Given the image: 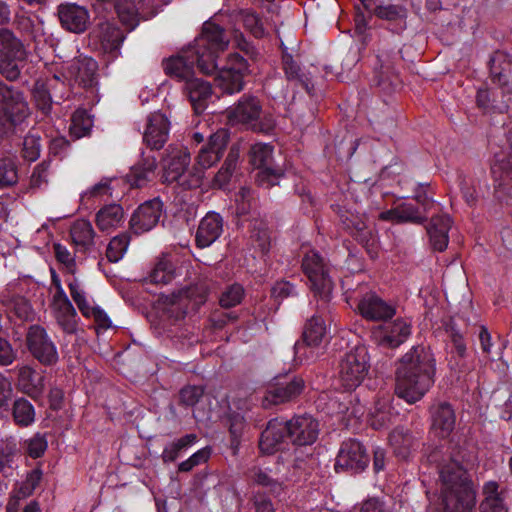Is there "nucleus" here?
<instances>
[{
	"label": "nucleus",
	"instance_id": "nucleus-37",
	"mask_svg": "<svg viewBox=\"0 0 512 512\" xmlns=\"http://www.w3.org/2000/svg\"><path fill=\"white\" fill-rule=\"evenodd\" d=\"M56 323L67 334H75L78 330V314L69 299L52 302Z\"/></svg>",
	"mask_w": 512,
	"mask_h": 512
},
{
	"label": "nucleus",
	"instance_id": "nucleus-3",
	"mask_svg": "<svg viewBox=\"0 0 512 512\" xmlns=\"http://www.w3.org/2000/svg\"><path fill=\"white\" fill-rule=\"evenodd\" d=\"M301 268L308 278L314 297L321 302L317 309L325 311L332 299L334 288L329 262L319 252L309 250L302 258Z\"/></svg>",
	"mask_w": 512,
	"mask_h": 512
},
{
	"label": "nucleus",
	"instance_id": "nucleus-34",
	"mask_svg": "<svg viewBox=\"0 0 512 512\" xmlns=\"http://www.w3.org/2000/svg\"><path fill=\"white\" fill-rule=\"evenodd\" d=\"M341 222L350 234L361 244L368 245L373 237L372 229L368 227L364 214L346 210L340 214Z\"/></svg>",
	"mask_w": 512,
	"mask_h": 512
},
{
	"label": "nucleus",
	"instance_id": "nucleus-45",
	"mask_svg": "<svg viewBox=\"0 0 512 512\" xmlns=\"http://www.w3.org/2000/svg\"><path fill=\"white\" fill-rule=\"evenodd\" d=\"M18 385L20 389L31 397H37L42 393V378L37 377L36 372L29 366L18 368Z\"/></svg>",
	"mask_w": 512,
	"mask_h": 512
},
{
	"label": "nucleus",
	"instance_id": "nucleus-7",
	"mask_svg": "<svg viewBox=\"0 0 512 512\" xmlns=\"http://www.w3.org/2000/svg\"><path fill=\"white\" fill-rule=\"evenodd\" d=\"M25 55L22 40L9 28L0 27V74L8 81L17 80L21 73L17 61Z\"/></svg>",
	"mask_w": 512,
	"mask_h": 512
},
{
	"label": "nucleus",
	"instance_id": "nucleus-18",
	"mask_svg": "<svg viewBox=\"0 0 512 512\" xmlns=\"http://www.w3.org/2000/svg\"><path fill=\"white\" fill-rule=\"evenodd\" d=\"M368 462L363 445L355 439H348L341 444L334 467L337 472L358 473L367 467Z\"/></svg>",
	"mask_w": 512,
	"mask_h": 512
},
{
	"label": "nucleus",
	"instance_id": "nucleus-6",
	"mask_svg": "<svg viewBox=\"0 0 512 512\" xmlns=\"http://www.w3.org/2000/svg\"><path fill=\"white\" fill-rule=\"evenodd\" d=\"M367 289L366 285H361L348 296L356 305L359 314L368 321L384 322L392 319L396 314V307Z\"/></svg>",
	"mask_w": 512,
	"mask_h": 512
},
{
	"label": "nucleus",
	"instance_id": "nucleus-31",
	"mask_svg": "<svg viewBox=\"0 0 512 512\" xmlns=\"http://www.w3.org/2000/svg\"><path fill=\"white\" fill-rule=\"evenodd\" d=\"M451 225L452 220L446 214L435 215L431 218L426 226V231L433 250L443 252L447 248L449 242L448 233Z\"/></svg>",
	"mask_w": 512,
	"mask_h": 512
},
{
	"label": "nucleus",
	"instance_id": "nucleus-64",
	"mask_svg": "<svg viewBox=\"0 0 512 512\" xmlns=\"http://www.w3.org/2000/svg\"><path fill=\"white\" fill-rule=\"evenodd\" d=\"M204 396V387L198 385L184 386L179 392V404L185 407L195 406Z\"/></svg>",
	"mask_w": 512,
	"mask_h": 512
},
{
	"label": "nucleus",
	"instance_id": "nucleus-40",
	"mask_svg": "<svg viewBox=\"0 0 512 512\" xmlns=\"http://www.w3.org/2000/svg\"><path fill=\"white\" fill-rule=\"evenodd\" d=\"M484 499L480 504L481 512H502L506 509V490L497 482H486L483 487Z\"/></svg>",
	"mask_w": 512,
	"mask_h": 512
},
{
	"label": "nucleus",
	"instance_id": "nucleus-26",
	"mask_svg": "<svg viewBox=\"0 0 512 512\" xmlns=\"http://www.w3.org/2000/svg\"><path fill=\"white\" fill-rule=\"evenodd\" d=\"M286 438H288L286 421L278 418L271 419L261 433L259 449L264 454H274L282 448Z\"/></svg>",
	"mask_w": 512,
	"mask_h": 512
},
{
	"label": "nucleus",
	"instance_id": "nucleus-46",
	"mask_svg": "<svg viewBox=\"0 0 512 512\" xmlns=\"http://www.w3.org/2000/svg\"><path fill=\"white\" fill-rule=\"evenodd\" d=\"M440 480H471L472 475L467 467L458 460L450 458L444 463H438L436 466Z\"/></svg>",
	"mask_w": 512,
	"mask_h": 512
},
{
	"label": "nucleus",
	"instance_id": "nucleus-53",
	"mask_svg": "<svg viewBox=\"0 0 512 512\" xmlns=\"http://www.w3.org/2000/svg\"><path fill=\"white\" fill-rule=\"evenodd\" d=\"M398 223L423 224L427 220L426 213L412 203H401L396 207Z\"/></svg>",
	"mask_w": 512,
	"mask_h": 512
},
{
	"label": "nucleus",
	"instance_id": "nucleus-28",
	"mask_svg": "<svg viewBox=\"0 0 512 512\" xmlns=\"http://www.w3.org/2000/svg\"><path fill=\"white\" fill-rule=\"evenodd\" d=\"M376 17L389 23V29L396 34L402 33L407 28L408 10L402 4H379L374 5L371 2L369 10Z\"/></svg>",
	"mask_w": 512,
	"mask_h": 512
},
{
	"label": "nucleus",
	"instance_id": "nucleus-15",
	"mask_svg": "<svg viewBox=\"0 0 512 512\" xmlns=\"http://www.w3.org/2000/svg\"><path fill=\"white\" fill-rule=\"evenodd\" d=\"M26 343L30 353L41 364L52 366L57 363V348L44 328L38 325L30 327L26 336Z\"/></svg>",
	"mask_w": 512,
	"mask_h": 512
},
{
	"label": "nucleus",
	"instance_id": "nucleus-57",
	"mask_svg": "<svg viewBox=\"0 0 512 512\" xmlns=\"http://www.w3.org/2000/svg\"><path fill=\"white\" fill-rule=\"evenodd\" d=\"M67 286L69 288L70 295H71L73 301L75 302V304L77 305L81 314L85 318H89V313L94 306H92L90 304V302L87 298V294L84 291V289L81 287L80 283L76 279H74V280L70 281L67 284Z\"/></svg>",
	"mask_w": 512,
	"mask_h": 512
},
{
	"label": "nucleus",
	"instance_id": "nucleus-52",
	"mask_svg": "<svg viewBox=\"0 0 512 512\" xmlns=\"http://www.w3.org/2000/svg\"><path fill=\"white\" fill-rule=\"evenodd\" d=\"M174 265L167 258L160 259L149 274L151 283L168 284L174 279Z\"/></svg>",
	"mask_w": 512,
	"mask_h": 512
},
{
	"label": "nucleus",
	"instance_id": "nucleus-36",
	"mask_svg": "<svg viewBox=\"0 0 512 512\" xmlns=\"http://www.w3.org/2000/svg\"><path fill=\"white\" fill-rule=\"evenodd\" d=\"M389 442L395 456L401 460H408L417 446V438L404 427L393 429L389 435Z\"/></svg>",
	"mask_w": 512,
	"mask_h": 512
},
{
	"label": "nucleus",
	"instance_id": "nucleus-2",
	"mask_svg": "<svg viewBox=\"0 0 512 512\" xmlns=\"http://www.w3.org/2000/svg\"><path fill=\"white\" fill-rule=\"evenodd\" d=\"M436 361L424 345L410 348L395 372V394L409 404L420 401L435 382Z\"/></svg>",
	"mask_w": 512,
	"mask_h": 512
},
{
	"label": "nucleus",
	"instance_id": "nucleus-59",
	"mask_svg": "<svg viewBox=\"0 0 512 512\" xmlns=\"http://www.w3.org/2000/svg\"><path fill=\"white\" fill-rule=\"evenodd\" d=\"M18 182L15 162L8 157L0 158V188H9Z\"/></svg>",
	"mask_w": 512,
	"mask_h": 512
},
{
	"label": "nucleus",
	"instance_id": "nucleus-1",
	"mask_svg": "<svg viewBox=\"0 0 512 512\" xmlns=\"http://www.w3.org/2000/svg\"><path fill=\"white\" fill-rule=\"evenodd\" d=\"M229 43L226 31L219 25L207 21L203 24L201 34L192 45L181 50L177 55L162 61L166 75L186 83L194 76V66L197 65L203 74H212L217 69V57Z\"/></svg>",
	"mask_w": 512,
	"mask_h": 512
},
{
	"label": "nucleus",
	"instance_id": "nucleus-25",
	"mask_svg": "<svg viewBox=\"0 0 512 512\" xmlns=\"http://www.w3.org/2000/svg\"><path fill=\"white\" fill-rule=\"evenodd\" d=\"M512 99V93L497 88H480L477 91L476 103L485 114L499 113L508 111L509 103Z\"/></svg>",
	"mask_w": 512,
	"mask_h": 512
},
{
	"label": "nucleus",
	"instance_id": "nucleus-20",
	"mask_svg": "<svg viewBox=\"0 0 512 512\" xmlns=\"http://www.w3.org/2000/svg\"><path fill=\"white\" fill-rule=\"evenodd\" d=\"M288 428V438L292 444L297 446H310L318 438L319 423L311 415L295 416L286 421Z\"/></svg>",
	"mask_w": 512,
	"mask_h": 512
},
{
	"label": "nucleus",
	"instance_id": "nucleus-21",
	"mask_svg": "<svg viewBox=\"0 0 512 512\" xmlns=\"http://www.w3.org/2000/svg\"><path fill=\"white\" fill-rule=\"evenodd\" d=\"M489 78L505 93H512V55L496 51L489 60Z\"/></svg>",
	"mask_w": 512,
	"mask_h": 512
},
{
	"label": "nucleus",
	"instance_id": "nucleus-38",
	"mask_svg": "<svg viewBox=\"0 0 512 512\" xmlns=\"http://www.w3.org/2000/svg\"><path fill=\"white\" fill-rule=\"evenodd\" d=\"M282 48V69L288 81L299 84L309 95H313L314 85L310 78L301 70L299 63L287 52V48Z\"/></svg>",
	"mask_w": 512,
	"mask_h": 512
},
{
	"label": "nucleus",
	"instance_id": "nucleus-54",
	"mask_svg": "<svg viewBox=\"0 0 512 512\" xmlns=\"http://www.w3.org/2000/svg\"><path fill=\"white\" fill-rule=\"evenodd\" d=\"M491 173L496 183V188H500L502 185L512 181V156L497 160L491 167Z\"/></svg>",
	"mask_w": 512,
	"mask_h": 512
},
{
	"label": "nucleus",
	"instance_id": "nucleus-5",
	"mask_svg": "<svg viewBox=\"0 0 512 512\" xmlns=\"http://www.w3.org/2000/svg\"><path fill=\"white\" fill-rule=\"evenodd\" d=\"M226 113L231 123L244 125L254 132L269 133L275 127L274 118L263 114L260 100L253 95L244 94Z\"/></svg>",
	"mask_w": 512,
	"mask_h": 512
},
{
	"label": "nucleus",
	"instance_id": "nucleus-47",
	"mask_svg": "<svg viewBox=\"0 0 512 512\" xmlns=\"http://www.w3.org/2000/svg\"><path fill=\"white\" fill-rule=\"evenodd\" d=\"M94 236L92 224L87 220H77L71 228V238L74 244L83 251L89 249L93 244Z\"/></svg>",
	"mask_w": 512,
	"mask_h": 512
},
{
	"label": "nucleus",
	"instance_id": "nucleus-42",
	"mask_svg": "<svg viewBox=\"0 0 512 512\" xmlns=\"http://www.w3.org/2000/svg\"><path fill=\"white\" fill-rule=\"evenodd\" d=\"M390 401V396L378 398L370 410L369 421L375 430L387 427L396 417Z\"/></svg>",
	"mask_w": 512,
	"mask_h": 512
},
{
	"label": "nucleus",
	"instance_id": "nucleus-4",
	"mask_svg": "<svg viewBox=\"0 0 512 512\" xmlns=\"http://www.w3.org/2000/svg\"><path fill=\"white\" fill-rule=\"evenodd\" d=\"M0 137H10L30 115L22 91L0 80Z\"/></svg>",
	"mask_w": 512,
	"mask_h": 512
},
{
	"label": "nucleus",
	"instance_id": "nucleus-50",
	"mask_svg": "<svg viewBox=\"0 0 512 512\" xmlns=\"http://www.w3.org/2000/svg\"><path fill=\"white\" fill-rule=\"evenodd\" d=\"M225 425L228 427L231 437V447L236 450L241 442V438L246 428V421L244 416L238 412H230L225 419Z\"/></svg>",
	"mask_w": 512,
	"mask_h": 512
},
{
	"label": "nucleus",
	"instance_id": "nucleus-35",
	"mask_svg": "<svg viewBox=\"0 0 512 512\" xmlns=\"http://www.w3.org/2000/svg\"><path fill=\"white\" fill-rule=\"evenodd\" d=\"M97 37L104 53L109 54L112 59L119 55L121 44L125 39L119 27L110 22L100 23Z\"/></svg>",
	"mask_w": 512,
	"mask_h": 512
},
{
	"label": "nucleus",
	"instance_id": "nucleus-13",
	"mask_svg": "<svg viewBox=\"0 0 512 512\" xmlns=\"http://www.w3.org/2000/svg\"><path fill=\"white\" fill-rule=\"evenodd\" d=\"M98 64L91 57H76L63 64V78L68 85L78 84L84 89H92L98 83Z\"/></svg>",
	"mask_w": 512,
	"mask_h": 512
},
{
	"label": "nucleus",
	"instance_id": "nucleus-19",
	"mask_svg": "<svg viewBox=\"0 0 512 512\" xmlns=\"http://www.w3.org/2000/svg\"><path fill=\"white\" fill-rule=\"evenodd\" d=\"M163 214V203L159 198L145 201L133 212L129 225L131 231L140 235L152 230Z\"/></svg>",
	"mask_w": 512,
	"mask_h": 512
},
{
	"label": "nucleus",
	"instance_id": "nucleus-33",
	"mask_svg": "<svg viewBox=\"0 0 512 512\" xmlns=\"http://www.w3.org/2000/svg\"><path fill=\"white\" fill-rule=\"evenodd\" d=\"M112 9L115 10L120 22L132 31L135 29L140 19H147L150 16L146 14V9L139 7V3L134 0H115L112 3Z\"/></svg>",
	"mask_w": 512,
	"mask_h": 512
},
{
	"label": "nucleus",
	"instance_id": "nucleus-41",
	"mask_svg": "<svg viewBox=\"0 0 512 512\" xmlns=\"http://www.w3.org/2000/svg\"><path fill=\"white\" fill-rule=\"evenodd\" d=\"M380 66H376L374 70L373 83L386 94H390L400 86L401 80L399 75L390 63H383L380 56L377 57Z\"/></svg>",
	"mask_w": 512,
	"mask_h": 512
},
{
	"label": "nucleus",
	"instance_id": "nucleus-23",
	"mask_svg": "<svg viewBox=\"0 0 512 512\" xmlns=\"http://www.w3.org/2000/svg\"><path fill=\"white\" fill-rule=\"evenodd\" d=\"M170 122L160 113L154 112L147 117V124L143 133V141L152 150L161 149L168 140Z\"/></svg>",
	"mask_w": 512,
	"mask_h": 512
},
{
	"label": "nucleus",
	"instance_id": "nucleus-11",
	"mask_svg": "<svg viewBox=\"0 0 512 512\" xmlns=\"http://www.w3.org/2000/svg\"><path fill=\"white\" fill-rule=\"evenodd\" d=\"M441 494L444 512H472L476 503L473 482H443Z\"/></svg>",
	"mask_w": 512,
	"mask_h": 512
},
{
	"label": "nucleus",
	"instance_id": "nucleus-49",
	"mask_svg": "<svg viewBox=\"0 0 512 512\" xmlns=\"http://www.w3.org/2000/svg\"><path fill=\"white\" fill-rule=\"evenodd\" d=\"M198 440V436L194 433L186 434L185 436L171 442L165 446L162 452V459L164 462H174L180 453L186 450L188 447L195 444Z\"/></svg>",
	"mask_w": 512,
	"mask_h": 512
},
{
	"label": "nucleus",
	"instance_id": "nucleus-16",
	"mask_svg": "<svg viewBox=\"0 0 512 512\" xmlns=\"http://www.w3.org/2000/svg\"><path fill=\"white\" fill-rule=\"evenodd\" d=\"M326 335V325L319 315L309 318L303 328L302 337L294 345L295 356L302 361L312 357V349L318 347Z\"/></svg>",
	"mask_w": 512,
	"mask_h": 512
},
{
	"label": "nucleus",
	"instance_id": "nucleus-32",
	"mask_svg": "<svg viewBox=\"0 0 512 512\" xmlns=\"http://www.w3.org/2000/svg\"><path fill=\"white\" fill-rule=\"evenodd\" d=\"M183 91L188 97L196 114L202 113L212 95V87L209 82L200 78L192 77L186 81Z\"/></svg>",
	"mask_w": 512,
	"mask_h": 512
},
{
	"label": "nucleus",
	"instance_id": "nucleus-30",
	"mask_svg": "<svg viewBox=\"0 0 512 512\" xmlns=\"http://www.w3.org/2000/svg\"><path fill=\"white\" fill-rule=\"evenodd\" d=\"M58 17L62 27L73 33L84 32L89 21L88 11L83 6L71 3L58 7Z\"/></svg>",
	"mask_w": 512,
	"mask_h": 512
},
{
	"label": "nucleus",
	"instance_id": "nucleus-14",
	"mask_svg": "<svg viewBox=\"0 0 512 512\" xmlns=\"http://www.w3.org/2000/svg\"><path fill=\"white\" fill-rule=\"evenodd\" d=\"M411 335V322L404 318L393 321H384L372 331V338L376 345L383 348L394 349L403 344Z\"/></svg>",
	"mask_w": 512,
	"mask_h": 512
},
{
	"label": "nucleus",
	"instance_id": "nucleus-60",
	"mask_svg": "<svg viewBox=\"0 0 512 512\" xmlns=\"http://www.w3.org/2000/svg\"><path fill=\"white\" fill-rule=\"evenodd\" d=\"M245 295L242 285L238 283L231 284L225 288L219 298V304L222 308L235 307L241 303Z\"/></svg>",
	"mask_w": 512,
	"mask_h": 512
},
{
	"label": "nucleus",
	"instance_id": "nucleus-17",
	"mask_svg": "<svg viewBox=\"0 0 512 512\" xmlns=\"http://www.w3.org/2000/svg\"><path fill=\"white\" fill-rule=\"evenodd\" d=\"M208 287L205 283H196L181 289L168 309V312L175 314V319H183L191 311H197L207 301Z\"/></svg>",
	"mask_w": 512,
	"mask_h": 512
},
{
	"label": "nucleus",
	"instance_id": "nucleus-56",
	"mask_svg": "<svg viewBox=\"0 0 512 512\" xmlns=\"http://www.w3.org/2000/svg\"><path fill=\"white\" fill-rule=\"evenodd\" d=\"M22 448L24 453L31 458L37 459L42 457L48 448L46 434L35 433L31 438L23 442Z\"/></svg>",
	"mask_w": 512,
	"mask_h": 512
},
{
	"label": "nucleus",
	"instance_id": "nucleus-55",
	"mask_svg": "<svg viewBox=\"0 0 512 512\" xmlns=\"http://www.w3.org/2000/svg\"><path fill=\"white\" fill-rule=\"evenodd\" d=\"M41 136L34 129L30 130L24 137L22 157L30 162L36 161L41 153Z\"/></svg>",
	"mask_w": 512,
	"mask_h": 512
},
{
	"label": "nucleus",
	"instance_id": "nucleus-10",
	"mask_svg": "<svg viewBox=\"0 0 512 512\" xmlns=\"http://www.w3.org/2000/svg\"><path fill=\"white\" fill-rule=\"evenodd\" d=\"M249 162L258 169L255 180L259 186L269 188L278 184L282 176V170L273 167V146L264 143H257L249 150Z\"/></svg>",
	"mask_w": 512,
	"mask_h": 512
},
{
	"label": "nucleus",
	"instance_id": "nucleus-62",
	"mask_svg": "<svg viewBox=\"0 0 512 512\" xmlns=\"http://www.w3.org/2000/svg\"><path fill=\"white\" fill-rule=\"evenodd\" d=\"M49 174L50 161L44 160L37 164L33 169L32 175L30 177V189L38 190L47 187Z\"/></svg>",
	"mask_w": 512,
	"mask_h": 512
},
{
	"label": "nucleus",
	"instance_id": "nucleus-27",
	"mask_svg": "<svg viewBox=\"0 0 512 512\" xmlns=\"http://www.w3.org/2000/svg\"><path fill=\"white\" fill-rule=\"evenodd\" d=\"M430 413L431 431L438 438H448L456 424V415L452 405L448 402H440L432 406Z\"/></svg>",
	"mask_w": 512,
	"mask_h": 512
},
{
	"label": "nucleus",
	"instance_id": "nucleus-43",
	"mask_svg": "<svg viewBox=\"0 0 512 512\" xmlns=\"http://www.w3.org/2000/svg\"><path fill=\"white\" fill-rule=\"evenodd\" d=\"M124 211L119 204H109L102 207L97 213L95 222L101 231L118 227L123 221Z\"/></svg>",
	"mask_w": 512,
	"mask_h": 512
},
{
	"label": "nucleus",
	"instance_id": "nucleus-9",
	"mask_svg": "<svg viewBox=\"0 0 512 512\" xmlns=\"http://www.w3.org/2000/svg\"><path fill=\"white\" fill-rule=\"evenodd\" d=\"M305 382L296 375L276 376L267 386L262 400L264 408L296 400L304 391Z\"/></svg>",
	"mask_w": 512,
	"mask_h": 512
},
{
	"label": "nucleus",
	"instance_id": "nucleus-24",
	"mask_svg": "<svg viewBox=\"0 0 512 512\" xmlns=\"http://www.w3.org/2000/svg\"><path fill=\"white\" fill-rule=\"evenodd\" d=\"M229 142V133L219 129L209 137L207 145L203 146L196 158V164L204 170L213 166L222 157Z\"/></svg>",
	"mask_w": 512,
	"mask_h": 512
},
{
	"label": "nucleus",
	"instance_id": "nucleus-63",
	"mask_svg": "<svg viewBox=\"0 0 512 512\" xmlns=\"http://www.w3.org/2000/svg\"><path fill=\"white\" fill-rule=\"evenodd\" d=\"M32 93L37 108L44 114H48L52 107V98L48 87L44 83L36 82Z\"/></svg>",
	"mask_w": 512,
	"mask_h": 512
},
{
	"label": "nucleus",
	"instance_id": "nucleus-29",
	"mask_svg": "<svg viewBox=\"0 0 512 512\" xmlns=\"http://www.w3.org/2000/svg\"><path fill=\"white\" fill-rule=\"evenodd\" d=\"M223 218L216 212H208L199 222L195 235L197 247L206 248L212 245L223 232Z\"/></svg>",
	"mask_w": 512,
	"mask_h": 512
},
{
	"label": "nucleus",
	"instance_id": "nucleus-58",
	"mask_svg": "<svg viewBox=\"0 0 512 512\" xmlns=\"http://www.w3.org/2000/svg\"><path fill=\"white\" fill-rule=\"evenodd\" d=\"M244 27L255 37L262 38L265 35L263 22L259 15L251 9H244L239 12Z\"/></svg>",
	"mask_w": 512,
	"mask_h": 512
},
{
	"label": "nucleus",
	"instance_id": "nucleus-39",
	"mask_svg": "<svg viewBox=\"0 0 512 512\" xmlns=\"http://www.w3.org/2000/svg\"><path fill=\"white\" fill-rule=\"evenodd\" d=\"M157 168V161L154 156L142 157L127 174V181L132 187L141 188L152 181Z\"/></svg>",
	"mask_w": 512,
	"mask_h": 512
},
{
	"label": "nucleus",
	"instance_id": "nucleus-22",
	"mask_svg": "<svg viewBox=\"0 0 512 512\" xmlns=\"http://www.w3.org/2000/svg\"><path fill=\"white\" fill-rule=\"evenodd\" d=\"M190 160V153L185 148L169 146L166 157L163 159V182L171 184L181 180Z\"/></svg>",
	"mask_w": 512,
	"mask_h": 512
},
{
	"label": "nucleus",
	"instance_id": "nucleus-61",
	"mask_svg": "<svg viewBox=\"0 0 512 512\" xmlns=\"http://www.w3.org/2000/svg\"><path fill=\"white\" fill-rule=\"evenodd\" d=\"M129 240L127 234H121L112 238L106 250L107 259L110 262H118L126 252Z\"/></svg>",
	"mask_w": 512,
	"mask_h": 512
},
{
	"label": "nucleus",
	"instance_id": "nucleus-48",
	"mask_svg": "<svg viewBox=\"0 0 512 512\" xmlns=\"http://www.w3.org/2000/svg\"><path fill=\"white\" fill-rule=\"evenodd\" d=\"M12 416L16 425L28 427L35 421L34 406L27 399L18 398L13 403Z\"/></svg>",
	"mask_w": 512,
	"mask_h": 512
},
{
	"label": "nucleus",
	"instance_id": "nucleus-8",
	"mask_svg": "<svg viewBox=\"0 0 512 512\" xmlns=\"http://www.w3.org/2000/svg\"><path fill=\"white\" fill-rule=\"evenodd\" d=\"M368 353L364 346L346 353L339 364V381L345 390L356 389L368 373Z\"/></svg>",
	"mask_w": 512,
	"mask_h": 512
},
{
	"label": "nucleus",
	"instance_id": "nucleus-12",
	"mask_svg": "<svg viewBox=\"0 0 512 512\" xmlns=\"http://www.w3.org/2000/svg\"><path fill=\"white\" fill-rule=\"evenodd\" d=\"M249 74L247 60L238 53L230 54L226 64L215 77L216 85L226 94L240 92L244 88V78Z\"/></svg>",
	"mask_w": 512,
	"mask_h": 512
},
{
	"label": "nucleus",
	"instance_id": "nucleus-51",
	"mask_svg": "<svg viewBox=\"0 0 512 512\" xmlns=\"http://www.w3.org/2000/svg\"><path fill=\"white\" fill-rule=\"evenodd\" d=\"M93 126V120L84 109H77L72 117L69 131L75 138L86 136Z\"/></svg>",
	"mask_w": 512,
	"mask_h": 512
},
{
	"label": "nucleus",
	"instance_id": "nucleus-44",
	"mask_svg": "<svg viewBox=\"0 0 512 512\" xmlns=\"http://www.w3.org/2000/svg\"><path fill=\"white\" fill-rule=\"evenodd\" d=\"M250 239L252 244L263 254L270 251L272 244L271 230L262 219H253L250 226Z\"/></svg>",
	"mask_w": 512,
	"mask_h": 512
}]
</instances>
